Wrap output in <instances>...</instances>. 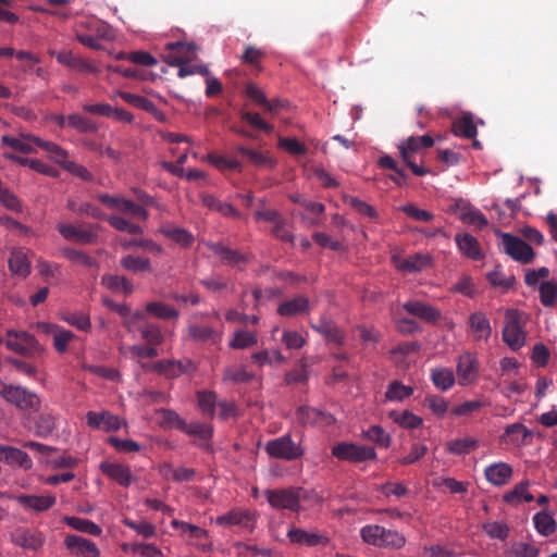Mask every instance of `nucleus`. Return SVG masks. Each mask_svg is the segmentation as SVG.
<instances>
[{"instance_id":"36","label":"nucleus","mask_w":557,"mask_h":557,"mask_svg":"<svg viewBox=\"0 0 557 557\" xmlns=\"http://www.w3.org/2000/svg\"><path fill=\"white\" fill-rule=\"evenodd\" d=\"M63 522L72 529L89 535L99 536L102 533V529L98 524L85 518L65 516Z\"/></svg>"},{"instance_id":"56","label":"nucleus","mask_w":557,"mask_h":557,"mask_svg":"<svg viewBox=\"0 0 557 557\" xmlns=\"http://www.w3.org/2000/svg\"><path fill=\"white\" fill-rule=\"evenodd\" d=\"M381 543L382 544H380L379 547L399 549L405 545L406 539L396 530L383 528Z\"/></svg>"},{"instance_id":"8","label":"nucleus","mask_w":557,"mask_h":557,"mask_svg":"<svg viewBox=\"0 0 557 557\" xmlns=\"http://www.w3.org/2000/svg\"><path fill=\"white\" fill-rule=\"evenodd\" d=\"M99 224H86L77 226L74 224L59 223L57 225L58 232L67 240H73L79 244H95L98 242Z\"/></svg>"},{"instance_id":"50","label":"nucleus","mask_w":557,"mask_h":557,"mask_svg":"<svg viewBox=\"0 0 557 557\" xmlns=\"http://www.w3.org/2000/svg\"><path fill=\"white\" fill-rule=\"evenodd\" d=\"M61 320L79 331L88 332L91 329L89 315L84 312L65 311L61 314Z\"/></svg>"},{"instance_id":"14","label":"nucleus","mask_w":557,"mask_h":557,"mask_svg":"<svg viewBox=\"0 0 557 557\" xmlns=\"http://www.w3.org/2000/svg\"><path fill=\"white\" fill-rule=\"evenodd\" d=\"M86 424L90 429L113 432L120 430L125 422L119 416L103 410L100 412L88 411L86 413Z\"/></svg>"},{"instance_id":"45","label":"nucleus","mask_w":557,"mask_h":557,"mask_svg":"<svg viewBox=\"0 0 557 557\" xmlns=\"http://www.w3.org/2000/svg\"><path fill=\"white\" fill-rule=\"evenodd\" d=\"M161 473L166 479L171 478L175 482H190L196 475V471L191 468H173L169 463H164L161 468Z\"/></svg>"},{"instance_id":"20","label":"nucleus","mask_w":557,"mask_h":557,"mask_svg":"<svg viewBox=\"0 0 557 557\" xmlns=\"http://www.w3.org/2000/svg\"><path fill=\"white\" fill-rule=\"evenodd\" d=\"M38 326L47 334L53 336V347L59 354H64L67 350V346L71 341L75 337L74 333L70 330H65L60 325L41 322Z\"/></svg>"},{"instance_id":"60","label":"nucleus","mask_w":557,"mask_h":557,"mask_svg":"<svg viewBox=\"0 0 557 557\" xmlns=\"http://www.w3.org/2000/svg\"><path fill=\"white\" fill-rule=\"evenodd\" d=\"M181 431L188 435L198 436L202 440H208L212 436V428L208 424L200 423V422H193V423H186L181 422Z\"/></svg>"},{"instance_id":"44","label":"nucleus","mask_w":557,"mask_h":557,"mask_svg":"<svg viewBox=\"0 0 557 557\" xmlns=\"http://www.w3.org/2000/svg\"><path fill=\"white\" fill-rule=\"evenodd\" d=\"M137 331L140 333V337L152 346H159L163 343L164 336L160 327L153 323L145 322L138 325Z\"/></svg>"},{"instance_id":"43","label":"nucleus","mask_w":557,"mask_h":557,"mask_svg":"<svg viewBox=\"0 0 557 557\" xmlns=\"http://www.w3.org/2000/svg\"><path fill=\"white\" fill-rule=\"evenodd\" d=\"M389 418L404 429L413 430L422 425L423 419L409 410L391 411Z\"/></svg>"},{"instance_id":"49","label":"nucleus","mask_w":557,"mask_h":557,"mask_svg":"<svg viewBox=\"0 0 557 557\" xmlns=\"http://www.w3.org/2000/svg\"><path fill=\"white\" fill-rule=\"evenodd\" d=\"M413 394L411 386L404 385L399 381H393L388 384L385 398L389 401H401Z\"/></svg>"},{"instance_id":"34","label":"nucleus","mask_w":557,"mask_h":557,"mask_svg":"<svg viewBox=\"0 0 557 557\" xmlns=\"http://www.w3.org/2000/svg\"><path fill=\"white\" fill-rule=\"evenodd\" d=\"M101 284L114 293H122L125 296L134 292L133 283L125 276L115 274H104L101 277Z\"/></svg>"},{"instance_id":"41","label":"nucleus","mask_w":557,"mask_h":557,"mask_svg":"<svg viewBox=\"0 0 557 557\" xmlns=\"http://www.w3.org/2000/svg\"><path fill=\"white\" fill-rule=\"evenodd\" d=\"M236 150L247 160L257 166L274 168L276 162L267 153L247 148L245 146H237Z\"/></svg>"},{"instance_id":"19","label":"nucleus","mask_w":557,"mask_h":557,"mask_svg":"<svg viewBox=\"0 0 557 557\" xmlns=\"http://www.w3.org/2000/svg\"><path fill=\"white\" fill-rule=\"evenodd\" d=\"M64 544L71 553L82 557H99L100 555V550L94 542L79 535H66Z\"/></svg>"},{"instance_id":"55","label":"nucleus","mask_w":557,"mask_h":557,"mask_svg":"<svg viewBox=\"0 0 557 557\" xmlns=\"http://www.w3.org/2000/svg\"><path fill=\"white\" fill-rule=\"evenodd\" d=\"M540 300L544 307H554L557 299V282L545 281L540 287Z\"/></svg>"},{"instance_id":"47","label":"nucleus","mask_w":557,"mask_h":557,"mask_svg":"<svg viewBox=\"0 0 557 557\" xmlns=\"http://www.w3.org/2000/svg\"><path fill=\"white\" fill-rule=\"evenodd\" d=\"M146 311L151 315L163 320L176 319L180 315V312L175 308L161 301L148 302L146 305Z\"/></svg>"},{"instance_id":"33","label":"nucleus","mask_w":557,"mask_h":557,"mask_svg":"<svg viewBox=\"0 0 557 557\" xmlns=\"http://www.w3.org/2000/svg\"><path fill=\"white\" fill-rule=\"evenodd\" d=\"M57 61L63 65L83 73H97L98 69L87 60L74 55L71 51L57 54Z\"/></svg>"},{"instance_id":"10","label":"nucleus","mask_w":557,"mask_h":557,"mask_svg":"<svg viewBox=\"0 0 557 557\" xmlns=\"http://www.w3.org/2000/svg\"><path fill=\"white\" fill-rule=\"evenodd\" d=\"M11 542L25 549L38 552L46 543L44 532L36 528L18 527L10 535Z\"/></svg>"},{"instance_id":"16","label":"nucleus","mask_w":557,"mask_h":557,"mask_svg":"<svg viewBox=\"0 0 557 557\" xmlns=\"http://www.w3.org/2000/svg\"><path fill=\"white\" fill-rule=\"evenodd\" d=\"M78 27L86 30V34L100 40L112 41L115 39V32L113 27L107 22L95 16L82 20Z\"/></svg>"},{"instance_id":"2","label":"nucleus","mask_w":557,"mask_h":557,"mask_svg":"<svg viewBox=\"0 0 557 557\" xmlns=\"http://www.w3.org/2000/svg\"><path fill=\"white\" fill-rule=\"evenodd\" d=\"M0 396L16 408L25 411H38L40 399L36 393L21 386L0 380Z\"/></svg>"},{"instance_id":"62","label":"nucleus","mask_w":557,"mask_h":557,"mask_svg":"<svg viewBox=\"0 0 557 557\" xmlns=\"http://www.w3.org/2000/svg\"><path fill=\"white\" fill-rule=\"evenodd\" d=\"M363 437L384 448L388 447L391 442L389 435L380 425H372L363 431Z\"/></svg>"},{"instance_id":"21","label":"nucleus","mask_w":557,"mask_h":557,"mask_svg":"<svg viewBox=\"0 0 557 557\" xmlns=\"http://www.w3.org/2000/svg\"><path fill=\"white\" fill-rule=\"evenodd\" d=\"M100 470L121 486L128 487L133 482L132 471L126 465L104 461L100 463Z\"/></svg>"},{"instance_id":"42","label":"nucleus","mask_w":557,"mask_h":557,"mask_svg":"<svg viewBox=\"0 0 557 557\" xmlns=\"http://www.w3.org/2000/svg\"><path fill=\"white\" fill-rule=\"evenodd\" d=\"M472 332L480 338L487 339L491 336L492 327L488 319L483 312H474L469 318Z\"/></svg>"},{"instance_id":"18","label":"nucleus","mask_w":557,"mask_h":557,"mask_svg":"<svg viewBox=\"0 0 557 557\" xmlns=\"http://www.w3.org/2000/svg\"><path fill=\"white\" fill-rule=\"evenodd\" d=\"M15 500L25 509L36 512H44L53 507L57 498L53 495H29L21 494L15 496Z\"/></svg>"},{"instance_id":"64","label":"nucleus","mask_w":557,"mask_h":557,"mask_svg":"<svg viewBox=\"0 0 557 557\" xmlns=\"http://www.w3.org/2000/svg\"><path fill=\"white\" fill-rule=\"evenodd\" d=\"M424 405L438 418H443L449 408L448 401L438 395L426 396Z\"/></svg>"},{"instance_id":"22","label":"nucleus","mask_w":557,"mask_h":557,"mask_svg":"<svg viewBox=\"0 0 557 557\" xmlns=\"http://www.w3.org/2000/svg\"><path fill=\"white\" fill-rule=\"evenodd\" d=\"M311 310L310 300L305 295H296L280 304L277 313L282 317H295L309 313Z\"/></svg>"},{"instance_id":"17","label":"nucleus","mask_w":557,"mask_h":557,"mask_svg":"<svg viewBox=\"0 0 557 557\" xmlns=\"http://www.w3.org/2000/svg\"><path fill=\"white\" fill-rule=\"evenodd\" d=\"M479 366L475 356L471 352H465L458 359L457 375L459 384L466 386L472 383L478 375Z\"/></svg>"},{"instance_id":"12","label":"nucleus","mask_w":557,"mask_h":557,"mask_svg":"<svg viewBox=\"0 0 557 557\" xmlns=\"http://www.w3.org/2000/svg\"><path fill=\"white\" fill-rule=\"evenodd\" d=\"M448 211L453 214H456L461 222L473 225L480 230L487 226L488 224L487 219L481 211L462 199L451 203Z\"/></svg>"},{"instance_id":"54","label":"nucleus","mask_w":557,"mask_h":557,"mask_svg":"<svg viewBox=\"0 0 557 557\" xmlns=\"http://www.w3.org/2000/svg\"><path fill=\"white\" fill-rule=\"evenodd\" d=\"M257 343L258 337L255 332L237 331L230 342V347L234 349H245L257 345Z\"/></svg>"},{"instance_id":"24","label":"nucleus","mask_w":557,"mask_h":557,"mask_svg":"<svg viewBox=\"0 0 557 557\" xmlns=\"http://www.w3.org/2000/svg\"><path fill=\"white\" fill-rule=\"evenodd\" d=\"M200 200L201 203L210 211L218 212L225 218L240 219L242 216L240 212L233 205L222 201L212 194L202 193L200 195Z\"/></svg>"},{"instance_id":"38","label":"nucleus","mask_w":557,"mask_h":557,"mask_svg":"<svg viewBox=\"0 0 557 557\" xmlns=\"http://www.w3.org/2000/svg\"><path fill=\"white\" fill-rule=\"evenodd\" d=\"M431 264V258L424 253H414L397 264V268L401 271L414 273L420 272Z\"/></svg>"},{"instance_id":"15","label":"nucleus","mask_w":557,"mask_h":557,"mask_svg":"<svg viewBox=\"0 0 557 557\" xmlns=\"http://www.w3.org/2000/svg\"><path fill=\"white\" fill-rule=\"evenodd\" d=\"M153 370L168 379H175L185 373L196 371V364L190 359H165L159 360L152 366Z\"/></svg>"},{"instance_id":"37","label":"nucleus","mask_w":557,"mask_h":557,"mask_svg":"<svg viewBox=\"0 0 557 557\" xmlns=\"http://www.w3.org/2000/svg\"><path fill=\"white\" fill-rule=\"evenodd\" d=\"M430 376L434 386L443 392L450 389L456 382L454 372L449 368H434Z\"/></svg>"},{"instance_id":"32","label":"nucleus","mask_w":557,"mask_h":557,"mask_svg":"<svg viewBox=\"0 0 557 557\" xmlns=\"http://www.w3.org/2000/svg\"><path fill=\"white\" fill-rule=\"evenodd\" d=\"M209 248L214 255L219 256L220 259L227 264L237 265L248 261L246 255L238 250L232 249L222 243L210 244Z\"/></svg>"},{"instance_id":"39","label":"nucleus","mask_w":557,"mask_h":557,"mask_svg":"<svg viewBox=\"0 0 557 557\" xmlns=\"http://www.w3.org/2000/svg\"><path fill=\"white\" fill-rule=\"evenodd\" d=\"M120 264L124 270L135 274L139 272L152 271L150 260L145 257L127 255L121 258Z\"/></svg>"},{"instance_id":"31","label":"nucleus","mask_w":557,"mask_h":557,"mask_svg":"<svg viewBox=\"0 0 557 557\" xmlns=\"http://www.w3.org/2000/svg\"><path fill=\"white\" fill-rule=\"evenodd\" d=\"M459 250L472 260H481L484 257L478 239L469 233H459L455 237Z\"/></svg>"},{"instance_id":"6","label":"nucleus","mask_w":557,"mask_h":557,"mask_svg":"<svg viewBox=\"0 0 557 557\" xmlns=\"http://www.w3.org/2000/svg\"><path fill=\"white\" fill-rule=\"evenodd\" d=\"M525 336L522 327V313L515 309L507 310L503 327V341L510 349L518 350L525 344Z\"/></svg>"},{"instance_id":"11","label":"nucleus","mask_w":557,"mask_h":557,"mask_svg":"<svg viewBox=\"0 0 557 557\" xmlns=\"http://www.w3.org/2000/svg\"><path fill=\"white\" fill-rule=\"evenodd\" d=\"M207 317L203 312H195L190 317L187 325L188 336L196 342L216 344L221 339V333L210 325L199 324Z\"/></svg>"},{"instance_id":"7","label":"nucleus","mask_w":557,"mask_h":557,"mask_svg":"<svg viewBox=\"0 0 557 557\" xmlns=\"http://www.w3.org/2000/svg\"><path fill=\"white\" fill-rule=\"evenodd\" d=\"M332 455L339 460L355 463L376 458V453L373 447L347 442L338 443L333 446Z\"/></svg>"},{"instance_id":"4","label":"nucleus","mask_w":557,"mask_h":557,"mask_svg":"<svg viewBox=\"0 0 557 557\" xmlns=\"http://www.w3.org/2000/svg\"><path fill=\"white\" fill-rule=\"evenodd\" d=\"M0 344H4L10 350L26 357H37L44 352V347L38 341L25 331L8 330L5 338L0 337Z\"/></svg>"},{"instance_id":"25","label":"nucleus","mask_w":557,"mask_h":557,"mask_svg":"<svg viewBox=\"0 0 557 557\" xmlns=\"http://www.w3.org/2000/svg\"><path fill=\"white\" fill-rule=\"evenodd\" d=\"M0 461L24 470L33 466L32 459L25 451L12 446H0Z\"/></svg>"},{"instance_id":"48","label":"nucleus","mask_w":557,"mask_h":557,"mask_svg":"<svg viewBox=\"0 0 557 557\" xmlns=\"http://www.w3.org/2000/svg\"><path fill=\"white\" fill-rule=\"evenodd\" d=\"M533 522L536 531L544 536H548L556 531V521L552 515L546 511H540L534 515Z\"/></svg>"},{"instance_id":"29","label":"nucleus","mask_w":557,"mask_h":557,"mask_svg":"<svg viewBox=\"0 0 557 557\" xmlns=\"http://www.w3.org/2000/svg\"><path fill=\"white\" fill-rule=\"evenodd\" d=\"M26 138L33 141V144L36 145L37 147H40L45 151H47L49 158L55 163L60 164L61 166H63L64 163H66L69 153L60 145L53 141L44 140L40 137L30 134H27Z\"/></svg>"},{"instance_id":"52","label":"nucleus","mask_w":557,"mask_h":557,"mask_svg":"<svg viewBox=\"0 0 557 557\" xmlns=\"http://www.w3.org/2000/svg\"><path fill=\"white\" fill-rule=\"evenodd\" d=\"M27 135H22V138L4 135L1 137V144L12 148L21 153H34L36 149L33 147V141L26 138Z\"/></svg>"},{"instance_id":"13","label":"nucleus","mask_w":557,"mask_h":557,"mask_svg":"<svg viewBox=\"0 0 557 557\" xmlns=\"http://www.w3.org/2000/svg\"><path fill=\"white\" fill-rule=\"evenodd\" d=\"M196 51V47L193 44H186L182 41L171 42L165 46L163 54L164 61L171 66H183L185 63H189Z\"/></svg>"},{"instance_id":"58","label":"nucleus","mask_w":557,"mask_h":557,"mask_svg":"<svg viewBox=\"0 0 557 557\" xmlns=\"http://www.w3.org/2000/svg\"><path fill=\"white\" fill-rule=\"evenodd\" d=\"M107 221L119 232H125L131 235H138L143 233V227L140 225L132 223L122 216L111 215L107 218Z\"/></svg>"},{"instance_id":"53","label":"nucleus","mask_w":557,"mask_h":557,"mask_svg":"<svg viewBox=\"0 0 557 557\" xmlns=\"http://www.w3.org/2000/svg\"><path fill=\"white\" fill-rule=\"evenodd\" d=\"M479 446V442L472 437H463L450 441L447 444V450L454 455H466L474 450Z\"/></svg>"},{"instance_id":"46","label":"nucleus","mask_w":557,"mask_h":557,"mask_svg":"<svg viewBox=\"0 0 557 557\" xmlns=\"http://www.w3.org/2000/svg\"><path fill=\"white\" fill-rule=\"evenodd\" d=\"M453 131L455 135L462 136L465 138H474L478 129L474 124L473 117L470 114H465L460 119L454 122Z\"/></svg>"},{"instance_id":"9","label":"nucleus","mask_w":557,"mask_h":557,"mask_svg":"<svg viewBox=\"0 0 557 557\" xmlns=\"http://www.w3.org/2000/svg\"><path fill=\"white\" fill-rule=\"evenodd\" d=\"M498 234L502 237L503 249L508 256L521 263H530L533 260L534 251L529 244L510 233Z\"/></svg>"},{"instance_id":"59","label":"nucleus","mask_w":557,"mask_h":557,"mask_svg":"<svg viewBox=\"0 0 557 557\" xmlns=\"http://www.w3.org/2000/svg\"><path fill=\"white\" fill-rule=\"evenodd\" d=\"M67 126L81 133H92L97 131L96 124L90 119L78 113H73L67 116Z\"/></svg>"},{"instance_id":"28","label":"nucleus","mask_w":557,"mask_h":557,"mask_svg":"<svg viewBox=\"0 0 557 557\" xmlns=\"http://www.w3.org/2000/svg\"><path fill=\"white\" fill-rule=\"evenodd\" d=\"M159 233L184 248L190 247L195 240L194 235L188 230L172 223L161 225Z\"/></svg>"},{"instance_id":"35","label":"nucleus","mask_w":557,"mask_h":557,"mask_svg":"<svg viewBox=\"0 0 557 557\" xmlns=\"http://www.w3.org/2000/svg\"><path fill=\"white\" fill-rule=\"evenodd\" d=\"M9 269L12 273L26 277L30 273V262L23 249H15L9 259Z\"/></svg>"},{"instance_id":"23","label":"nucleus","mask_w":557,"mask_h":557,"mask_svg":"<svg viewBox=\"0 0 557 557\" xmlns=\"http://www.w3.org/2000/svg\"><path fill=\"white\" fill-rule=\"evenodd\" d=\"M403 308L411 315L421 319L428 323H435L441 318V312L420 300H410L403 305Z\"/></svg>"},{"instance_id":"40","label":"nucleus","mask_w":557,"mask_h":557,"mask_svg":"<svg viewBox=\"0 0 557 557\" xmlns=\"http://www.w3.org/2000/svg\"><path fill=\"white\" fill-rule=\"evenodd\" d=\"M311 327L323 335L326 341L342 344L344 339L343 332L337 327V325L331 321L321 320L318 324H312Z\"/></svg>"},{"instance_id":"63","label":"nucleus","mask_w":557,"mask_h":557,"mask_svg":"<svg viewBox=\"0 0 557 557\" xmlns=\"http://www.w3.org/2000/svg\"><path fill=\"white\" fill-rule=\"evenodd\" d=\"M251 359L258 366L286 362V358L278 350H273L271 352L268 350L255 352L251 355Z\"/></svg>"},{"instance_id":"57","label":"nucleus","mask_w":557,"mask_h":557,"mask_svg":"<svg viewBox=\"0 0 557 557\" xmlns=\"http://www.w3.org/2000/svg\"><path fill=\"white\" fill-rule=\"evenodd\" d=\"M529 482H521L515 486V488L504 495L506 503H530L534 499L533 495L528 492Z\"/></svg>"},{"instance_id":"5","label":"nucleus","mask_w":557,"mask_h":557,"mask_svg":"<svg viewBox=\"0 0 557 557\" xmlns=\"http://www.w3.org/2000/svg\"><path fill=\"white\" fill-rule=\"evenodd\" d=\"M434 145V139L430 135L410 136L404 140L399 146V153L404 163L410 168L412 173L417 176H423L430 171L414 162L413 156L422 148H430Z\"/></svg>"},{"instance_id":"1","label":"nucleus","mask_w":557,"mask_h":557,"mask_svg":"<svg viewBox=\"0 0 557 557\" xmlns=\"http://www.w3.org/2000/svg\"><path fill=\"white\" fill-rule=\"evenodd\" d=\"M264 450L271 458L285 461H295L305 455L301 435L294 437L292 433L268 441Z\"/></svg>"},{"instance_id":"61","label":"nucleus","mask_w":557,"mask_h":557,"mask_svg":"<svg viewBox=\"0 0 557 557\" xmlns=\"http://www.w3.org/2000/svg\"><path fill=\"white\" fill-rule=\"evenodd\" d=\"M198 406L203 414L212 418L215 412L216 394L214 392H198Z\"/></svg>"},{"instance_id":"26","label":"nucleus","mask_w":557,"mask_h":557,"mask_svg":"<svg viewBox=\"0 0 557 557\" xmlns=\"http://www.w3.org/2000/svg\"><path fill=\"white\" fill-rule=\"evenodd\" d=\"M220 525H239L249 531L253 529V519L248 510L235 508L216 518Z\"/></svg>"},{"instance_id":"3","label":"nucleus","mask_w":557,"mask_h":557,"mask_svg":"<svg viewBox=\"0 0 557 557\" xmlns=\"http://www.w3.org/2000/svg\"><path fill=\"white\" fill-rule=\"evenodd\" d=\"M310 492L301 487L267 490L264 495L274 509L299 511L300 503L309 498Z\"/></svg>"},{"instance_id":"27","label":"nucleus","mask_w":557,"mask_h":557,"mask_svg":"<svg viewBox=\"0 0 557 557\" xmlns=\"http://www.w3.org/2000/svg\"><path fill=\"white\" fill-rule=\"evenodd\" d=\"M287 536L294 544L307 545V546H319L326 545L329 539L319 532H309L299 528H292Z\"/></svg>"},{"instance_id":"51","label":"nucleus","mask_w":557,"mask_h":557,"mask_svg":"<svg viewBox=\"0 0 557 557\" xmlns=\"http://www.w3.org/2000/svg\"><path fill=\"white\" fill-rule=\"evenodd\" d=\"M505 435L509 437L511 444L520 445L524 444L532 433L524 424L512 423L505 429Z\"/></svg>"},{"instance_id":"30","label":"nucleus","mask_w":557,"mask_h":557,"mask_svg":"<svg viewBox=\"0 0 557 557\" xmlns=\"http://www.w3.org/2000/svg\"><path fill=\"white\" fill-rule=\"evenodd\" d=\"M484 474L491 484L502 486L510 480L512 467L506 462H495L485 468Z\"/></svg>"}]
</instances>
